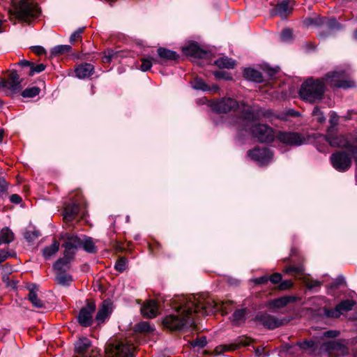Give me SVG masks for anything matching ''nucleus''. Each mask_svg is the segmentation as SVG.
<instances>
[{"label": "nucleus", "instance_id": "nucleus-31", "mask_svg": "<svg viewBox=\"0 0 357 357\" xmlns=\"http://www.w3.org/2000/svg\"><path fill=\"white\" fill-rule=\"evenodd\" d=\"M81 247L89 253H96L97 252V248L95 245V242L92 238L84 236L82 241Z\"/></svg>", "mask_w": 357, "mask_h": 357}, {"label": "nucleus", "instance_id": "nucleus-54", "mask_svg": "<svg viewBox=\"0 0 357 357\" xmlns=\"http://www.w3.org/2000/svg\"><path fill=\"white\" fill-rule=\"evenodd\" d=\"M84 28H79L77 30H76L75 32H73L70 37V43H74L77 40L81 38V35L84 31Z\"/></svg>", "mask_w": 357, "mask_h": 357}, {"label": "nucleus", "instance_id": "nucleus-25", "mask_svg": "<svg viewBox=\"0 0 357 357\" xmlns=\"http://www.w3.org/2000/svg\"><path fill=\"white\" fill-rule=\"evenodd\" d=\"M112 312V303L108 301H104L98 310L96 321L98 323H102L107 318Z\"/></svg>", "mask_w": 357, "mask_h": 357}, {"label": "nucleus", "instance_id": "nucleus-26", "mask_svg": "<svg viewBox=\"0 0 357 357\" xmlns=\"http://www.w3.org/2000/svg\"><path fill=\"white\" fill-rule=\"evenodd\" d=\"M28 289L29 293L27 298L33 306L38 308L43 307V302L38 297V287L35 284H31L28 286Z\"/></svg>", "mask_w": 357, "mask_h": 357}, {"label": "nucleus", "instance_id": "nucleus-30", "mask_svg": "<svg viewBox=\"0 0 357 357\" xmlns=\"http://www.w3.org/2000/svg\"><path fill=\"white\" fill-rule=\"evenodd\" d=\"M338 20L332 17H321V15L318 13H313L309 17H307L304 22H337Z\"/></svg>", "mask_w": 357, "mask_h": 357}, {"label": "nucleus", "instance_id": "nucleus-33", "mask_svg": "<svg viewBox=\"0 0 357 357\" xmlns=\"http://www.w3.org/2000/svg\"><path fill=\"white\" fill-rule=\"evenodd\" d=\"M215 64L220 68H233L236 65V61L227 56H223L218 59L215 61Z\"/></svg>", "mask_w": 357, "mask_h": 357}, {"label": "nucleus", "instance_id": "nucleus-6", "mask_svg": "<svg viewBox=\"0 0 357 357\" xmlns=\"http://www.w3.org/2000/svg\"><path fill=\"white\" fill-rule=\"evenodd\" d=\"M326 140L331 146L346 149L352 155H357V142L349 141L344 135H335L334 132H328L325 136Z\"/></svg>", "mask_w": 357, "mask_h": 357}, {"label": "nucleus", "instance_id": "nucleus-15", "mask_svg": "<svg viewBox=\"0 0 357 357\" xmlns=\"http://www.w3.org/2000/svg\"><path fill=\"white\" fill-rule=\"evenodd\" d=\"M256 319L264 326L271 330L280 327L287 323V320L286 319H279L273 315L266 313L257 315Z\"/></svg>", "mask_w": 357, "mask_h": 357}, {"label": "nucleus", "instance_id": "nucleus-60", "mask_svg": "<svg viewBox=\"0 0 357 357\" xmlns=\"http://www.w3.org/2000/svg\"><path fill=\"white\" fill-rule=\"evenodd\" d=\"M11 255L6 250H0V264L7 259Z\"/></svg>", "mask_w": 357, "mask_h": 357}, {"label": "nucleus", "instance_id": "nucleus-10", "mask_svg": "<svg viewBox=\"0 0 357 357\" xmlns=\"http://www.w3.org/2000/svg\"><path fill=\"white\" fill-rule=\"evenodd\" d=\"M250 130L253 136L261 142H271L274 139L273 130L266 125H253L250 128Z\"/></svg>", "mask_w": 357, "mask_h": 357}, {"label": "nucleus", "instance_id": "nucleus-24", "mask_svg": "<svg viewBox=\"0 0 357 357\" xmlns=\"http://www.w3.org/2000/svg\"><path fill=\"white\" fill-rule=\"evenodd\" d=\"M183 52L186 55H190L195 58H203L206 54V52L201 49L197 43H192L183 47Z\"/></svg>", "mask_w": 357, "mask_h": 357}, {"label": "nucleus", "instance_id": "nucleus-22", "mask_svg": "<svg viewBox=\"0 0 357 357\" xmlns=\"http://www.w3.org/2000/svg\"><path fill=\"white\" fill-rule=\"evenodd\" d=\"M294 3L291 1H283L278 3L276 7L272 10L271 15H278L281 17H284L289 14L293 9Z\"/></svg>", "mask_w": 357, "mask_h": 357}, {"label": "nucleus", "instance_id": "nucleus-4", "mask_svg": "<svg viewBox=\"0 0 357 357\" xmlns=\"http://www.w3.org/2000/svg\"><path fill=\"white\" fill-rule=\"evenodd\" d=\"M106 357H134V347L127 340L112 339L105 347Z\"/></svg>", "mask_w": 357, "mask_h": 357}, {"label": "nucleus", "instance_id": "nucleus-63", "mask_svg": "<svg viewBox=\"0 0 357 357\" xmlns=\"http://www.w3.org/2000/svg\"><path fill=\"white\" fill-rule=\"evenodd\" d=\"M10 200L12 203L20 204L22 202V198L17 194H13L10 197Z\"/></svg>", "mask_w": 357, "mask_h": 357}, {"label": "nucleus", "instance_id": "nucleus-36", "mask_svg": "<svg viewBox=\"0 0 357 357\" xmlns=\"http://www.w3.org/2000/svg\"><path fill=\"white\" fill-rule=\"evenodd\" d=\"M14 239L13 232L8 229L5 227L0 231V245L2 243H10Z\"/></svg>", "mask_w": 357, "mask_h": 357}, {"label": "nucleus", "instance_id": "nucleus-14", "mask_svg": "<svg viewBox=\"0 0 357 357\" xmlns=\"http://www.w3.org/2000/svg\"><path fill=\"white\" fill-rule=\"evenodd\" d=\"M22 82L23 79L20 77L15 70H13L10 73L6 79L1 81V84L10 93H16L22 89Z\"/></svg>", "mask_w": 357, "mask_h": 357}, {"label": "nucleus", "instance_id": "nucleus-56", "mask_svg": "<svg viewBox=\"0 0 357 357\" xmlns=\"http://www.w3.org/2000/svg\"><path fill=\"white\" fill-rule=\"evenodd\" d=\"M292 285H293V283L291 280H284V281L280 282V283L278 286V289L280 290H286V289L291 288L292 287Z\"/></svg>", "mask_w": 357, "mask_h": 357}, {"label": "nucleus", "instance_id": "nucleus-42", "mask_svg": "<svg viewBox=\"0 0 357 357\" xmlns=\"http://www.w3.org/2000/svg\"><path fill=\"white\" fill-rule=\"evenodd\" d=\"M141 61H142V65L140 66V69L142 71H147V70H149L152 66V62H154V63H160V62L157 59H155V58H150V59H141Z\"/></svg>", "mask_w": 357, "mask_h": 357}, {"label": "nucleus", "instance_id": "nucleus-47", "mask_svg": "<svg viewBox=\"0 0 357 357\" xmlns=\"http://www.w3.org/2000/svg\"><path fill=\"white\" fill-rule=\"evenodd\" d=\"M238 345L236 344L220 345L216 347L215 351L217 354H221L225 351H231L236 349Z\"/></svg>", "mask_w": 357, "mask_h": 357}, {"label": "nucleus", "instance_id": "nucleus-58", "mask_svg": "<svg viewBox=\"0 0 357 357\" xmlns=\"http://www.w3.org/2000/svg\"><path fill=\"white\" fill-rule=\"evenodd\" d=\"M268 280H270L273 284H278L282 280V275L280 273H275L268 278Z\"/></svg>", "mask_w": 357, "mask_h": 357}, {"label": "nucleus", "instance_id": "nucleus-43", "mask_svg": "<svg viewBox=\"0 0 357 357\" xmlns=\"http://www.w3.org/2000/svg\"><path fill=\"white\" fill-rule=\"evenodd\" d=\"M40 89L38 86L27 88L22 93L24 98H33L39 94Z\"/></svg>", "mask_w": 357, "mask_h": 357}, {"label": "nucleus", "instance_id": "nucleus-5", "mask_svg": "<svg viewBox=\"0 0 357 357\" xmlns=\"http://www.w3.org/2000/svg\"><path fill=\"white\" fill-rule=\"evenodd\" d=\"M320 349L327 353L329 357H341L348 355L349 352L347 342L343 339L326 342Z\"/></svg>", "mask_w": 357, "mask_h": 357}, {"label": "nucleus", "instance_id": "nucleus-19", "mask_svg": "<svg viewBox=\"0 0 357 357\" xmlns=\"http://www.w3.org/2000/svg\"><path fill=\"white\" fill-rule=\"evenodd\" d=\"M75 357H91L89 350L91 349V341L86 337L79 338L74 344Z\"/></svg>", "mask_w": 357, "mask_h": 357}, {"label": "nucleus", "instance_id": "nucleus-11", "mask_svg": "<svg viewBox=\"0 0 357 357\" xmlns=\"http://www.w3.org/2000/svg\"><path fill=\"white\" fill-rule=\"evenodd\" d=\"M276 137L280 142L289 146H301L306 142L304 135L296 132H279Z\"/></svg>", "mask_w": 357, "mask_h": 357}, {"label": "nucleus", "instance_id": "nucleus-45", "mask_svg": "<svg viewBox=\"0 0 357 357\" xmlns=\"http://www.w3.org/2000/svg\"><path fill=\"white\" fill-rule=\"evenodd\" d=\"M192 87L195 89L202 90V91H209L210 87L204 82L203 79L200 78H196L192 84Z\"/></svg>", "mask_w": 357, "mask_h": 357}, {"label": "nucleus", "instance_id": "nucleus-13", "mask_svg": "<svg viewBox=\"0 0 357 357\" xmlns=\"http://www.w3.org/2000/svg\"><path fill=\"white\" fill-rule=\"evenodd\" d=\"M240 107L238 102L231 98L220 99L211 105V109L218 113H227Z\"/></svg>", "mask_w": 357, "mask_h": 357}, {"label": "nucleus", "instance_id": "nucleus-61", "mask_svg": "<svg viewBox=\"0 0 357 357\" xmlns=\"http://www.w3.org/2000/svg\"><path fill=\"white\" fill-rule=\"evenodd\" d=\"M31 49L38 55H42L45 53V50L41 46H33Z\"/></svg>", "mask_w": 357, "mask_h": 357}, {"label": "nucleus", "instance_id": "nucleus-50", "mask_svg": "<svg viewBox=\"0 0 357 357\" xmlns=\"http://www.w3.org/2000/svg\"><path fill=\"white\" fill-rule=\"evenodd\" d=\"M287 273H294L295 275H302L304 272V267L303 266H290L285 269Z\"/></svg>", "mask_w": 357, "mask_h": 357}, {"label": "nucleus", "instance_id": "nucleus-7", "mask_svg": "<svg viewBox=\"0 0 357 357\" xmlns=\"http://www.w3.org/2000/svg\"><path fill=\"white\" fill-rule=\"evenodd\" d=\"M243 106L242 116L238 118L236 123L239 124L238 130H247L248 128V122L257 120L262 114L257 107H250L244 104H243Z\"/></svg>", "mask_w": 357, "mask_h": 357}, {"label": "nucleus", "instance_id": "nucleus-3", "mask_svg": "<svg viewBox=\"0 0 357 357\" xmlns=\"http://www.w3.org/2000/svg\"><path fill=\"white\" fill-rule=\"evenodd\" d=\"M325 91L324 79H307L301 86L299 95L305 101L314 103L322 99Z\"/></svg>", "mask_w": 357, "mask_h": 357}, {"label": "nucleus", "instance_id": "nucleus-48", "mask_svg": "<svg viewBox=\"0 0 357 357\" xmlns=\"http://www.w3.org/2000/svg\"><path fill=\"white\" fill-rule=\"evenodd\" d=\"M312 116L315 118V120L320 123H323L326 121V118L324 115V113L320 110L318 107H315L312 113Z\"/></svg>", "mask_w": 357, "mask_h": 357}, {"label": "nucleus", "instance_id": "nucleus-51", "mask_svg": "<svg viewBox=\"0 0 357 357\" xmlns=\"http://www.w3.org/2000/svg\"><path fill=\"white\" fill-rule=\"evenodd\" d=\"M127 268V260L124 257L120 258L115 264V268L119 272L124 271Z\"/></svg>", "mask_w": 357, "mask_h": 357}, {"label": "nucleus", "instance_id": "nucleus-49", "mask_svg": "<svg viewBox=\"0 0 357 357\" xmlns=\"http://www.w3.org/2000/svg\"><path fill=\"white\" fill-rule=\"evenodd\" d=\"M45 69V66L43 63H40L38 65H35L32 63V66H31L30 70L28 73L29 76H33L35 73H39L43 72Z\"/></svg>", "mask_w": 357, "mask_h": 357}, {"label": "nucleus", "instance_id": "nucleus-29", "mask_svg": "<svg viewBox=\"0 0 357 357\" xmlns=\"http://www.w3.org/2000/svg\"><path fill=\"white\" fill-rule=\"evenodd\" d=\"M243 76L245 79L252 82L258 83L263 82V76L261 73L254 68H245L243 72Z\"/></svg>", "mask_w": 357, "mask_h": 357}, {"label": "nucleus", "instance_id": "nucleus-64", "mask_svg": "<svg viewBox=\"0 0 357 357\" xmlns=\"http://www.w3.org/2000/svg\"><path fill=\"white\" fill-rule=\"evenodd\" d=\"M17 65L20 66L29 67L31 68V66H32V62L26 60H22L17 63Z\"/></svg>", "mask_w": 357, "mask_h": 357}, {"label": "nucleus", "instance_id": "nucleus-46", "mask_svg": "<svg viewBox=\"0 0 357 357\" xmlns=\"http://www.w3.org/2000/svg\"><path fill=\"white\" fill-rule=\"evenodd\" d=\"M281 40L289 42L294 38L293 30L290 28H286L282 30L280 35Z\"/></svg>", "mask_w": 357, "mask_h": 357}, {"label": "nucleus", "instance_id": "nucleus-62", "mask_svg": "<svg viewBox=\"0 0 357 357\" xmlns=\"http://www.w3.org/2000/svg\"><path fill=\"white\" fill-rule=\"evenodd\" d=\"M320 282L317 280H308L306 282V285L309 289H312L314 287L320 286Z\"/></svg>", "mask_w": 357, "mask_h": 357}, {"label": "nucleus", "instance_id": "nucleus-21", "mask_svg": "<svg viewBox=\"0 0 357 357\" xmlns=\"http://www.w3.org/2000/svg\"><path fill=\"white\" fill-rule=\"evenodd\" d=\"M297 298L294 296H284L268 301L267 306L270 309H280L285 307L289 303L295 302Z\"/></svg>", "mask_w": 357, "mask_h": 357}, {"label": "nucleus", "instance_id": "nucleus-16", "mask_svg": "<svg viewBox=\"0 0 357 357\" xmlns=\"http://www.w3.org/2000/svg\"><path fill=\"white\" fill-rule=\"evenodd\" d=\"M248 155L259 165H266L273 158V153L266 148H257L248 151Z\"/></svg>", "mask_w": 357, "mask_h": 357}, {"label": "nucleus", "instance_id": "nucleus-38", "mask_svg": "<svg viewBox=\"0 0 357 357\" xmlns=\"http://www.w3.org/2000/svg\"><path fill=\"white\" fill-rule=\"evenodd\" d=\"M329 123L331 126L327 130V133L334 132L339 123V116L335 112L330 113Z\"/></svg>", "mask_w": 357, "mask_h": 357}, {"label": "nucleus", "instance_id": "nucleus-12", "mask_svg": "<svg viewBox=\"0 0 357 357\" xmlns=\"http://www.w3.org/2000/svg\"><path fill=\"white\" fill-rule=\"evenodd\" d=\"M96 310V304L93 301H88L86 305L83 307L78 314L79 324L84 327L89 326L93 322V314Z\"/></svg>", "mask_w": 357, "mask_h": 357}, {"label": "nucleus", "instance_id": "nucleus-34", "mask_svg": "<svg viewBox=\"0 0 357 357\" xmlns=\"http://www.w3.org/2000/svg\"><path fill=\"white\" fill-rule=\"evenodd\" d=\"M55 279L58 284L63 286L68 285L73 281L72 276L63 271H56Z\"/></svg>", "mask_w": 357, "mask_h": 357}, {"label": "nucleus", "instance_id": "nucleus-9", "mask_svg": "<svg viewBox=\"0 0 357 357\" xmlns=\"http://www.w3.org/2000/svg\"><path fill=\"white\" fill-rule=\"evenodd\" d=\"M333 167L339 172H346L351 166V156L344 151H337L331 155Z\"/></svg>", "mask_w": 357, "mask_h": 357}, {"label": "nucleus", "instance_id": "nucleus-39", "mask_svg": "<svg viewBox=\"0 0 357 357\" xmlns=\"http://www.w3.org/2000/svg\"><path fill=\"white\" fill-rule=\"evenodd\" d=\"M40 236V233L35 228L28 229L24 233V238L29 242H33Z\"/></svg>", "mask_w": 357, "mask_h": 357}, {"label": "nucleus", "instance_id": "nucleus-59", "mask_svg": "<svg viewBox=\"0 0 357 357\" xmlns=\"http://www.w3.org/2000/svg\"><path fill=\"white\" fill-rule=\"evenodd\" d=\"M268 281V277L267 275H264L260 278H255L252 280V282L256 284H263L267 283Z\"/></svg>", "mask_w": 357, "mask_h": 357}, {"label": "nucleus", "instance_id": "nucleus-23", "mask_svg": "<svg viewBox=\"0 0 357 357\" xmlns=\"http://www.w3.org/2000/svg\"><path fill=\"white\" fill-rule=\"evenodd\" d=\"M158 306L155 301H149L141 307V313L146 318H153L158 314Z\"/></svg>", "mask_w": 357, "mask_h": 357}, {"label": "nucleus", "instance_id": "nucleus-20", "mask_svg": "<svg viewBox=\"0 0 357 357\" xmlns=\"http://www.w3.org/2000/svg\"><path fill=\"white\" fill-rule=\"evenodd\" d=\"M74 257L72 254L64 252L63 257L57 259L54 264V269L56 271H68L70 268V263L74 259Z\"/></svg>", "mask_w": 357, "mask_h": 357}, {"label": "nucleus", "instance_id": "nucleus-37", "mask_svg": "<svg viewBox=\"0 0 357 357\" xmlns=\"http://www.w3.org/2000/svg\"><path fill=\"white\" fill-rule=\"evenodd\" d=\"M71 50V47L68 45H56L51 49V54L56 56L69 52Z\"/></svg>", "mask_w": 357, "mask_h": 357}, {"label": "nucleus", "instance_id": "nucleus-53", "mask_svg": "<svg viewBox=\"0 0 357 357\" xmlns=\"http://www.w3.org/2000/svg\"><path fill=\"white\" fill-rule=\"evenodd\" d=\"M298 345L303 349H312V351H314L316 348L314 347L315 343L314 341H304L303 342L298 343Z\"/></svg>", "mask_w": 357, "mask_h": 357}, {"label": "nucleus", "instance_id": "nucleus-44", "mask_svg": "<svg viewBox=\"0 0 357 357\" xmlns=\"http://www.w3.org/2000/svg\"><path fill=\"white\" fill-rule=\"evenodd\" d=\"M117 56V52L108 49L103 52L102 62L110 63L112 60Z\"/></svg>", "mask_w": 357, "mask_h": 357}, {"label": "nucleus", "instance_id": "nucleus-2", "mask_svg": "<svg viewBox=\"0 0 357 357\" xmlns=\"http://www.w3.org/2000/svg\"><path fill=\"white\" fill-rule=\"evenodd\" d=\"M10 13L20 20H39L41 15L40 8L36 3H31L29 0H12Z\"/></svg>", "mask_w": 357, "mask_h": 357}, {"label": "nucleus", "instance_id": "nucleus-40", "mask_svg": "<svg viewBox=\"0 0 357 357\" xmlns=\"http://www.w3.org/2000/svg\"><path fill=\"white\" fill-rule=\"evenodd\" d=\"M245 309L236 310L233 314V321L236 325L243 322L245 320Z\"/></svg>", "mask_w": 357, "mask_h": 357}, {"label": "nucleus", "instance_id": "nucleus-52", "mask_svg": "<svg viewBox=\"0 0 357 357\" xmlns=\"http://www.w3.org/2000/svg\"><path fill=\"white\" fill-rule=\"evenodd\" d=\"M206 343H207L206 338L205 337L202 336L199 338H197L195 340H194L192 342L191 344L193 347H197L203 348L206 345Z\"/></svg>", "mask_w": 357, "mask_h": 357}, {"label": "nucleus", "instance_id": "nucleus-41", "mask_svg": "<svg viewBox=\"0 0 357 357\" xmlns=\"http://www.w3.org/2000/svg\"><path fill=\"white\" fill-rule=\"evenodd\" d=\"M135 329L137 332L149 333L153 330V327L148 321H141L135 326Z\"/></svg>", "mask_w": 357, "mask_h": 357}, {"label": "nucleus", "instance_id": "nucleus-1", "mask_svg": "<svg viewBox=\"0 0 357 357\" xmlns=\"http://www.w3.org/2000/svg\"><path fill=\"white\" fill-rule=\"evenodd\" d=\"M175 311L166 316L162 324L171 331H181L195 326V314L202 316L215 313L221 306L205 295L178 296L172 299Z\"/></svg>", "mask_w": 357, "mask_h": 357}, {"label": "nucleus", "instance_id": "nucleus-18", "mask_svg": "<svg viewBox=\"0 0 357 357\" xmlns=\"http://www.w3.org/2000/svg\"><path fill=\"white\" fill-rule=\"evenodd\" d=\"M61 237L66 240L65 243L63 244V247L65 248L64 252L75 256V250L82 245V238L69 234H65L62 235Z\"/></svg>", "mask_w": 357, "mask_h": 357}, {"label": "nucleus", "instance_id": "nucleus-55", "mask_svg": "<svg viewBox=\"0 0 357 357\" xmlns=\"http://www.w3.org/2000/svg\"><path fill=\"white\" fill-rule=\"evenodd\" d=\"M8 184L4 178H0V197L7 192Z\"/></svg>", "mask_w": 357, "mask_h": 357}, {"label": "nucleus", "instance_id": "nucleus-32", "mask_svg": "<svg viewBox=\"0 0 357 357\" xmlns=\"http://www.w3.org/2000/svg\"><path fill=\"white\" fill-rule=\"evenodd\" d=\"M79 212V206L76 204H68L64 211L63 218L66 221H70L73 220L75 215Z\"/></svg>", "mask_w": 357, "mask_h": 357}, {"label": "nucleus", "instance_id": "nucleus-17", "mask_svg": "<svg viewBox=\"0 0 357 357\" xmlns=\"http://www.w3.org/2000/svg\"><path fill=\"white\" fill-rule=\"evenodd\" d=\"M354 304L353 301L344 300L337 304L334 309H325L324 314L328 317L337 318L343 312L351 310Z\"/></svg>", "mask_w": 357, "mask_h": 357}, {"label": "nucleus", "instance_id": "nucleus-35", "mask_svg": "<svg viewBox=\"0 0 357 357\" xmlns=\"http://www.w3.org/2000/svg\"><path fill=\"white\" fill-rule=\"evenodd\" d=\"M59 249V243L54 241L50 245L47 246L43 250V255L47 259H50L52 255L56 254Z\"/></svg>", "mask_w": 357, "mask_h": 357}, {"label": "nucleus", "instance_id": "nucleus-27", "mask_svg": "<svg viewBox=\"0 0 357 357\" xmlns=\"http://www.w3.org/2000/svg\"><path fill=\"white\" fill-rule=\"evenodd\" d=\"M94 68L91 63H83L75 69L76 76L80 79H84L89 77L93 73Z\"/></svg>", "mask_w": 357, "mask_h": 357}, {"label": "nucleus", "instance_id": "nucleus-8", "mask_svg": "<svg viewBox=\"0 0 357 357\" xmlns=\"http://www.w3.org/2000/svg\"><path fill=\"white\" fill-rule=\"evenodd\" d=\"M344 71H333L326 75L323 78L325 85L328 84L331 87H338L343 89L351 88L355 86L354 82L351 80H345Z\"/></svg>", "mask_w": 357, "mask_h": 357}, {"label": "nucleus", "instance_id": "nucleus-57", "mask_svg": "<svg viewBox=\"0 0 357 357\" xmlns=\"http://www.w3.org/2000/svg\"><path fill=\"white\" fill-rule=\"evenodd\" d=\"M340 335V331L336 330H330L324 332L323 336L325 337L334 338L337 337Z\"/></svg>", "mask_w": 357, "mask_h": 357}, {"label": "nucleus", "instance_id": "nucleus-28", "mask_svg": "<svg viewBox=\"0 0 357 357\" xmlns=\"http://www.w3.org/2000/svg\"><path fill=\"white\" fill-rule=\"evenodd\" d=\"M157 52L159 58L163 61H176L179 57L176 52L165 47H159Z\"/></svg>", "mask_w": 357, "mask_h": 357}]
</instances>
